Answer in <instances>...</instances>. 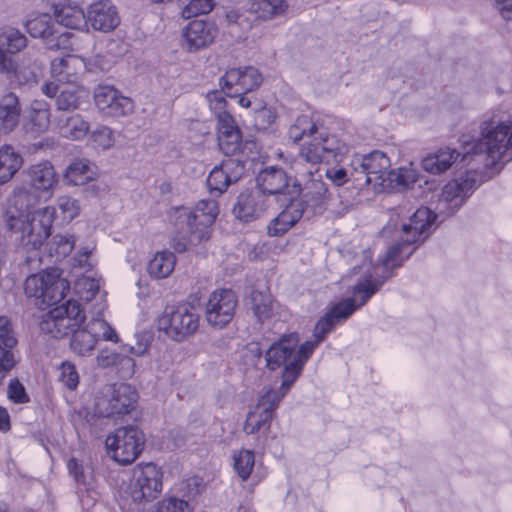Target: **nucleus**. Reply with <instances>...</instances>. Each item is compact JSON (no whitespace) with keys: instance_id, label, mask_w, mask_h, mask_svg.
<instances>
[{"instance_id":"nucleus-1","label":"nucleus","mask_w":512,"mask_h":512,"mask_svg":"<svg viewBox=\"0 0 512 512\" xmlns=\"http://www.w3.org/2000/svg\"><path fill=\"white\" fill-rule=\"evenodd\" d=\"M437 216L429 208L417 209L395 231L397 240L389 247L385 256L381 259L384 272L381 276L365 274L359 278L352 287V296L335 304L314 327L315 348L333 330L335 325L346 321L356 310L364 306L374 294H376L386 280L392 277L390 269L398 268L417 249V244L424 242L431 233V228Z\"/></svg>"},{"instance_id":"nucleus-2","label":"nucleus","mask_w":512,"mask_h":512,"mask_svg":"<svg viewBox=\"0 0 512 512\" xmlns=\"http://www.w3.org/2000/svg\"><path fill=\"white\" fill-rule=\"evenodd\" d=\"M41 200L44 197L23 181L21 186L14 189L4 213L6 227L12 233L16 246L31 253L25 257L28 267L39 264L38 250L51 234V224L56 212L54 207H45L37 213V219L32 209Z\"/></svg>"},{"instance_id":"nucleus-3","label":"nucleus","mask_w":512,"mask_h":512,"mask_svg":"<svg viewBox=\"0 0 512 512\" xmlns=\"http://www.w3.org/2000/svg\"><path fill=\"white\" fill-rule=\"evenodd\" d=\"M485 154L492 163L512 160V121L503 111L484 115L480 124V137L467 150V154Z\"/></svg>"},{"instance_id":"nucleus-4","label":"nucleus","mask_w":512,"mask_h":512,"mask_svg":"<svg viewBox=\"0 0 512 512\" xmlns=\"http://www.w3.org/2000/svg\"><path fill=\"white\" fill-rule=\"evenodd\" d=\"M299 340L297 333L284 334L265 353L266 367L269 370L274 371L284 366L279 387L284 392L290 390L315 349V344L311 342L299 346Z\"/></svg>"},{"instance_id":"nucleus-5","label":"nucleus","mask_w":512,"mask_h":512,"mask_svg":"<svg viewBox=\"0 0 512 512\" xmlns=\"http://www.w3.org/2000/svg\"><path fill=\"white\" fill-rule=\"evenodd\" d=\"M348 150V145L338 136L321 132L305 141L300 146L298 154L289 161L286 158L285 161L296 174H300L307 171L304 164L315 168L323 162L338 161V157L344 156Z\"/></svg>"},{"instance_id":"nucleus-6","label":"nucleus","mask_w":512,"mask_h":512,"mask_svg":"<svg viewBox=\"0 0 512 512\" xmlns=\"http://www.w3.org/2000/svg\"><path fill=\"white\" fill-rule=\"evenodd\" d=\"M199 311L189 302L166 307L158 319V327L174 341L182 342L199 328Z\"/></svg>"},{"instance_id":"nucleus-7","label":"nucleus","mask_w":512,"mask_h":512,"mask_svg":"<svg viewBox=\"0 0 512 512\" xmlns=\"http://www.w3.org/2000/svg\"><path fill=\"white\" fill-rule=\"evenodd\" d=\"M70 290L69 282L61 276L58 268L32 274L24 282L28 297L41 300L43 304L54 305L62 301Z\"/></svg>"},{"instance_id":"nucleus-8","label":"nucleus","mask_w":512,"mask_h":512,"mask_svg":"<svg viewBox=\"0 0 512 512\" xmlns=\"http://www.w3.org/2000/svg\"><path fill=\"white\" fill-rule=\"evenodd\" d=\"M84 319L81 305L75 300H68L43 316L40 330L54 338H62L79 328Z\"/></svg>"},{"instance_id":"nucleus-9","label":"nucleus","mask_w":512,"mask_h":512,"mask_svg":"<svg viewBox=\"0 0 512 512\" xmlns=\"http://www.w3.org/2000/svg\"><path fill=\"white\" fill-rule=\"evenodd\" d=\"M84 319L81 305L75 300H68L43 316L40 330L54 338H62L79 328Z\"/></svg>"},{"instance_id":"nucleus-10","label":"nucleus","mask_w":512,"mask_h":512,"mask_svg":"<svg viewBox=\"0 0 512 512\" xmlns=\"http://www.w3.org/2000/svg\"><path fill=\"white\" fill-rule=\"evenodd\" d=\"M162 471L154 463H141L133 467L125 493L135 503L151 501L162 491Z\"/></svg>"},{"instance_id":"nucleus-11","label":"nucleus","mask_w":512,"mask_h":512,"mask_svg":"<svg viewBox=\"0 0 512 512\" xmlns=\"http://www.w3.org/2000/svg\"><path fill=\"white\" fill-rule=\"evenodd\" d=\"M137 397L136 390L129 384L106 385L95 396V413L101 417L128 414Z\"/></svg>"},{"instance_id":"nucleus-12","label":"nucleus","mask_w":512,"mask_h":512,"mask_svg":"<svg viewBox=\"0 0 512 512\" xmlns=\"http://www.w3.org/2000/svg\"><path fill=\"white\" fill-rule=\"evenodd\" d=\"M106 447L113 453V459L122 465L136 460L145 444L143 432L136 426L117 428L105 441Z\"/></svg>"},{"instance_id":"nucleus-13","label":"nucleus","mask_w":512,"mask_h":512,"mask_svg":"<svg viewBox=\"0 0 512 512\" xmlns=\"http://www.w3.org/2000/svg\"><path fill=\"white\" fill-rule=\"evenodd\" d=\"M287 393L281 389H268L260 395L257 404L247 415L243 427L245 433L255 434L263 427L269 428L275 416V410Z\"/></svg>"},{"instance_id":"nucleus-14","label":"nucleus","mask_w":512,"mask_h":512,"mask_svg":"<svg viewBox=\"0 0 512 512\" xmlns=\"http://www.w3.org/2000/svg\"><path fill=\"white\" fill-rule=\"evenodd\" d=\"M263 77L257 68L244 66L231 68L219 79L222 92L230 98L248 94L262 84Z\"/></svg>"},{"instance_id":"nucleus-15","label":"nucleus","mask_w":512,"mask_h":512,"mask_svg":"<svg viewBox=\"0 0 512 512\" xmlns=\"http://www.w3.org/2000/svg\"><path fill=\"white\" fill-rule=\"evenodd\" d=\"M476 180L470 174L449 181L442 189L437 203L440 214L451 216L459 210L475 189Z\"/></svg>"},{"instance_id":"nucleus-16","label":"nucleus","mask_w":512,"mask_h":512,"mask_svg":"<svg viewBox=\"0 0 512 512\" xmlns=\"http://www.w3.org/2000/svg\"><path fill=\"white\" fill-rule=\"evenodd\" d=\"M476 180L470 174L449 181L442 189L437 203L440 214L451 216L459 210L475 189Z\"/></svg>"},{"instance_id":"nucleus-17","label":"nucleus","mask_w":512,"mask_h":512,"mask_svg":"<svg viewBox=\"0 0 512 512\" xmlns=\"http://www.w3.org/2000/svg\"><path fill=\"white\" fill-rule=\"evenodd\" d=\"M298 175L303 177L297 179L302 202L314 212H323L330 200V193L322 175L319 173V169H309Z\"/></svg>"},{"instance_id":"nucleus-18","label":"nucleus","mask_w":512,"mask_h":512,"mask_svg":"<svg viewBox=\"0 0 512 512\" xmlns=\"http://www.w3.org/2000/svg\"><path fill=\"white\" fill-rule=\"evenodd\" d=\"M238 298L231 289L215 290L209 297L205 317L209 325L222 329L234 317Z\"/></svg>"},{"instance_id":"nucleus-19","label":"nucleus","mask_w":512,"mask_h":512,"mask_svg":"<svg viewBox=\"0 0 512 512\" xmlns=\"http://www.w3.org/2000/svg\"><path fill=\"white\" fill-rule=\"evenodd\" d=\"M245 172L242 160L229 158L214 167L207 178L209 191L215 196L223 194L231 184L238 182Z\"/></svg>"},{"instance_id":"nucleus-20","label":"nucleus","mask_w":512,"mask_h":512,"mask_svg":"<svg viewBox=\"0 0 512 512\" xmlns=\"http://www.w3.org/2000/svg\"><path fill=\"white\" fill-rule=\"evenodd\" d=\"M271 205V199L257 190L244 191L239 194L232 213L238 220L250 223L259 219Z\"/></svg>"},{"instance_id":"nucleus-21","label":"nucleus","mask_w":512,"mask_h":512,"mask_svg":"<svg viewBox=\"0 0 512 512\" xmlns=\"http://www.w3.org/2000/svg\"><path fill=\"white\" fill-rule=\"evenodd\" d=\"M94 100L98 109L106 116L122 117L133 110L131 99L122 96L109 85H99L94 91Z\"/></svg>"},{"instance_id":"nucleus-22","label":"nucleus","mask_w":512,"mask_h":512,"mask_svg":"<svg viewBox=\"0 0 512 512\" xmlns=\"http://www.w3.org/2000/svg\"><path fill=\"white\" fill-rule=\"evenodd\" d=\"M23 181L47 200L58 183V175L49 161H42L24 171Z\"/></svg>"},{"instance_id":"nucleus-23","label":"nucleus","mask_w":512,"mask_h":512,"mask_svg":"<svg viewBox=\"0 0 512 512\" xmlns=\"http://www.w3.org/2000/svg\"><path fill=\"white\" fill-rule=\"evenodd\" d=\"M176 226L182 230V234L172 239L171 246L178 253L193 249L202 242L208 241L210 238L211 225L202 221H193V223L183 222L181 224L178 222L177 215Z\"/></svg>"},{"instance_id":"nucleus-24","label":"nucleus","mask_w":512,"mask_h":512,"mask_svg":"<svg viewBox=\"0 0 512 512\" xmlns=\"http://www.w3.org/2000/svg\"><path fill=\"white\" fill-rule=\"evenodd\" d=\"M176 226L182 230V234L172 239L171 246L178 253L193 249L202 242L208 241L210 238L211 225L202 221H193V223L183 222L181 224L178 222L177 215Z\"/></svg>"},{"instance_id":"nucleus-25","label":"nucleus","mask_w":512,"mask_h":512,"mask_svg":"<svg viewBox=\"0 0 512 512\" xmlns=\"http://www.w3.org/2000/svg\"><path fill=\"white\" fill-rule=\"evenodd\" d=\"M351 166L356 173L363 174L366 184H370L373 180L372 175L375 176V180H385L383 176L384 174L388 175L390 159L385 153L375 150L369 154L356 155L351 162Z\"/></svg>"},{"instance_id":"nucleus-26","label":"nucleus","mask_w":512,"mask_h":512,"mask_svg":"<svg viewBox=\"0 0 512 512\" xmlns=\"http://www.w3.org/2000/svg\"><path fill=\"white\" fill-rule=\"evenodd\" d=\"M28 39L18 29L11 26L0 27V72H9L13 55L27 47Z\"/></svg>"},{"instance_id":"nucleus-27","label":"nucleus","mask_w":512,"mask_h":512,"mask_svg":"<svg viewBox=\"0 0 512 512\" xmlns=\"http://www.w3.org/2000/svg\"><path fill=\"white\" fill-rule=\"evenodd\" d=\"M217 28L211 22L193 20L183 30V47L189 52L209 46L215 39Z\"/></svg>"},{"instance_id":"nucleus-28","label":"nucleus","mask_w":512,"mask_h":512,"mask_svg":"<svg viewBox=\"0 0 512 512\" xmlns=\"http://www.w3.org/2000/svg\"><path fill=\"white\" fill-rule=\"evenodd\" d=\"M217 139L225 155H235L242 146V133L229 113H221L217 121Z\"/></svg>"},{"instance_id":"nucleus-29","label":"nucleus","mask_w":512,"mask_h":512,"mask_svg":"<svg viewBox=\"0 0 512 512\" xmlns=\"http://www.w3.org/2000/svg\"><path fill=\"white\" fill-rule=\"evenodd\" d=\"M87 22L94 30L110 32L120 23L116 7L109 0H100L90 5Z\"/></svg>"},{"instance_id":"nucleus-30","label":"nucleus","mask_w":512,"mask_h":512,"mask_svg":"<svg viewBox=\"0 0 512 512\" xmlns=\"http://www.w3.org/2000/svg\"><path fill=\"white\" fill-rule=\"evenodd\" d=\"M42 93L55 98V106L58 111L71 112L79 109L81 104V94L84 93L79 87L70 86L61 88L55 82H46L41 87Z\"/></svg>"},{"instance_id":"nucleus-31","label":"nucleus","mask_w":512,"mask_h":512,"mask_svg":"<svg viewBox=\"0 0 512 512\" xmlns=\"http://www.w3.org/2000/svg\"><path fill=\"white\" fill-rule=\"evenodd\" d=\"M95 361L98 368L113 370L122 379H129L135 373L136 364L133 358L108 347L99 350Z\"/></svg>"},{"instance_id":"nucleus-32","label":"nucleus","mask_w":512,"mask_h":512,"mask_svg":"<svg viewBox=\"0 0 512 512\" xmlns=\"http://www.w3.org/2000/svg\"><path fill=\"white\" fill-rule=\"evenodd\" d=\"M17 344L11 323L5 316H0V385L9 371L16 364L14 348Z\"/></svg>"},{"instance_id":"nucleus-33","label":"nucleus","mask_w":512,"mask_h":512,"mask_svg":"<svg viewBox=\"0 0 512 512\" xmlns=\"http://www.w3.org/2000/svg\"><path fill=\"white\" fill-rule=\"evenodd\" d=\"M40 64L38 59L35 58V53L27 51L19 64L16 63L14 59L12 60L11 71L0 72V74L4 75L10 82L16 83L19 86L28 85L37 82Z\"/></svg>"},{"instance_id":"nucleus-34","label":"nucleus","mask_w":512,"mask_h":512,"mask_svg":"<svg viewBox=\"0 0 512 512\" xmlns=\"http://www.w3.org/2000/svg\"><path fill=\"white\" fill-rule=\"evenodd\" d=\"M257 191L263 192L270 199L271 196L281 194L289 185L286 172L276 166L263 169L256 178Z\"/></svg>"},{"instance_id":"nucleus-35","label":"nucleus","mask_w":512,"mask_h":512,"mask_svg":"<svg viewBox=\"0 0 512 512\" xmlns=\"http://www.w3.org/2000/svg\"><path fill=\"white\" fill-rule=\"evenodd\" d=\"M218 212V203L214 199L200 200L194 210L186 207H181L176 210V214H178V222L181 224L183 222L193 223V221H202L206 224L212 225L218 215Z\"/></svg>"},{"instance_id":"nucleus-36","label":"nucleus","mask_w":512,"mask_h":512,"mask_svg":"<svg viewBox=\"0 0 512 512\" xmlns=\"http://www.w3.org/2000/svg\"><path fill=\"white\" fill-rule=\"evenodd\" d=\"M58 133L67 139L82 140L89 132V123L80 115H60L55 119Z\"/></svg>"},{"instance_id":"nucleus-37","label":"nucleus","mask_w":512,"mask_h":512,"mask_svg":"<svg viewBox=\"0 0 512 512\" xmlns=\"http://www.w3.org/2000/svg\"><path fill=\"white\" fill-rule=\"evenodd\" d=\"M21 105L14 93H8L0 99V129L5 132L13 131L19 124Z\"/></svg>"},{"instance_id":"nucleus-38","label":"nucleus","mask_w":512,"mask_h":512,"mask_svg":"<svg viewBox=\"0 0 512 512\" xmlns=\"http://www.w3.org/2000/svg\"><path fill=\"white\" fill-rule=\"evenodd\" d=\"M50 124V109L45 102L34 101L28 112V119L24 124L27 133L39 136L47 131Z\"/></svg>"},{"instance_id":"nucleus-39","label":"nucleus","mask_w":512,"mask_h":512,"mask_svg":"<svg viewBox=\"0 0 512 512\" xmlns=\"http://www.w3.org/2000/svg\"><path fill=\"white\" fill-rule=\"evenodd\" d=\"M95 168L87 159H75L67 166L64 180L74 186L85 185L96 178Z\"/></svg>"},{"instance_id":"nucleus-40","label":"nucleus","mask_w":512,"mask_h":512,"mask_svg":"<svg viewBox=\"0 0 512 512\" xmlns=\"http://www.w3.org/2000/svg\"><path fill=\"white\" fill-rule=\"evenodd\" d=\"M460 153L449 147L441 148L422 160V168L431 174H441L456 162Z\"/></svg>"},{"instance_id":"nucleus-41","label":"nucleus","mask_w":512,"mask_h":512,"mask_svg":"<svg viewBox=\"0 0 512 512\" xmlns=\"http://www.w3.org/2000/svg\"><path fill=\"white\" fill-rule=\"evenodd\" d=\"M286 0H252L249 11L261 20H271L284 16L288 10Z\"/></svg>"},{"instance_id":"nucleus-42","label":"nucleus","mask_w":512,"mask_h":512,"mask_svg":"<svg viewBox=\"0 0 512 512\" xmlns=\"http://www.w3.org/2000/svg\"><path fill=\"white\" fill-rule=\"evenodd\" d=\"M77 58L67 55L65 57L56 58L51 62V75L61 83H74L77 80Z\"/></svg>"},{"instance_id":"nucleus-43","label":"nucleus","mask_w":512,"mask_h":512,"mask_svg":"<svg viewBox=\"0 0 512 512\" xmlns=\"http://www.w3.org/2000/svg\"><path fill=\"white\" fill-rule=\"evenodd\" d=\"M22 166V157L9 145L0 149V184L11 180Z\"/></svg>"},{"instance_id":"nucleus-44","label":"nucleus","mask_w":512,"mask_h":512,"mask_svg":"<svg viewBox=\"0 0 512 512\" xmlns=\"http://www.w3.org/2000/svg\"><path fill=\"white\" fill-rule=\"evenodd\" d=\"M175 263L176 257L172 252L168 250L157 252L148 264V273L157 279L166 278L173 272Z\"/></svg>"},{"instance_id":"nucleus-45","label":"nucleus","mask_w":512,"mask_h":512,"mask_svg":"<svg viewBox=\"0 0 512 512\" xmlns=\"http://www.w3.org/2000/svg\"><path fill=\"white\" fill-rule=\"evenodd\" d=\"M250 310L260 323L270 319L273 314L272 296L268 293L253 290L250 294Z\"/></svg>"},{"instance_id":"nucleus-46","label":"nucleus","mask_w":512,"mask_h":512,"mask_svg":"<svg viewBox=\"0 0 512 512\" xmlns=\"http://www.w3.org/2000/svg\"><path fill=\"white\" fill-rule=\"evenodd\" d=\"M318 125L308 115L298 116L293 124L289 127L288 136L294 142L297 143L304 137H314L321 133Z\"/></svg>"},{"instance_id":"nucleus-47","label":"nucleus","mask_w":512,"mask_h":512,"mask_svg":"<svg viewBox=\"0 0 512 512\" xmlns=\"http://www.w3.org/2000/svg\"><path fill=\"white\" fill-rule=\"evenodd\" d=\"M96 338L92 336L89 330L85 328H77L72 333L70 341V348L79 356H89L94 351L96 346Z\"/></svg>"},{"instance_id":"nucleus-48","label":"nucleus","mask_w":512,"mask_h":512,"mask_svg":"<svg viewBox=\"0 0 512 512\" xmlns=\"http://www.w3.org/2000/svg\"><path fill=\"white\" fill-rule=\"evenodd\" d=\"M74 34L62 30L61 26L55 25L51 33L43 39L44 44L49 50H72Z\"/></svg>"},{"instance_id":"nucleus-49","label":"nucleus","mask_w":512,"mask_h":512,"mask_svg":"<svg viewBox=\"0 0 512 512\" xmlns=\"http://www.w3.org/2000/svg\"><path fill=\"white\" fill-rule=\"evenodd\" d=\"M387 180L394 188L406 189L418 180V174L412 167H400L389 171Z\"/></svg>"},{"instance_id":"nucleus-50","label":"nucleus","mask_w":512,"mask_h":512,"mask_svg":"<svg viewBox=\"0 0 512 512\" xmlns=\"http://www.w3.org/2000/svg\"><path fill=\"white\" fill-rule=\"evenodd\" d=\"M55 27V21L48 14H42L26 23V30L33 38H46Z\"/></svg>"},{"instance_id":"nucleus-51","label":"nucleus","mask_w":512,"mask_h":512,"mask_svg":"<svg viewBox=\"0 0 512 512\" xmlns=\"http://www.w3.org/2000/svg\"><path fill=\"white\" fill-rule=\"evenodd\" d=\"M85 17L81 10L65 7L56 14L55 25L61 26L62 30L65 28L79 29Z\"/></svg>"},{"instance_id":"nucleus-52","label":"nucleus","mask_w":512,"mask_h":512,"mask_svg":"<svg viewBox=\"0 0 512 512\" xmlns=\"http://www.w3.org/2000/svg\"><path fill=\"white\" fill-rule=\"evenodd\" d=\"M89 332L96 338L114 343L119 342V337L116 331L102 318H93L86 326Z\"/></svg>"},{"instance_id":"nucleus-53","label":"nucleus","mask_w":512,"mask_h":512,"mask_svg":"<svg viewBox=\"0 0 512 512\" xmlns=\"http://www.w3.org/2000/svg\"><path fill=\"white\" fill-rule=\"evenodd\" d=\"M74 290L80 300L91 302L99 293V282L84 276L76 280Z\"/></svg>"},{"instance_id":"nucleus-54","label":"nucleus","mask_w":512,"mask_h":512,"mask_svg":"<svg viewBox=\"0 0 512 512\" xmlns=\"http://www.w3.org/2000/svg\"><path fill=\"white\" fill-rule=\"evenodd\" d=\"M49 245L50 254L55 255L57 259H62L72 252L75 246V237L72 235H55Z\"/></svg>"},{"instance_id":"nucleus-55","label":"nucleus","mask_w":512,"mask_h":512,"mask_svg":"<svg viewBox=\"0 0 512 512\" xmlns=\"http://www.w3.org/2000/svg\"><path fill=\"white\" fill-rule=\"evenodd\" d=\"M116 141L113 131L107 126H99L91 131L89 142L95 147L102 150L110 149Z\"/></svg>"},{"instance_id":"nucleus-56","label":"nucleus","mask_w":512,"mask_h":512,"mask_svg":"<svg viewBox=\"0 0 512 512\" xmlns=\"http://www.w3.org/2000/svg\"><path fill=\"white\" fill-rule=\"evenodd\" d=\"M255 464L254 453L250 450H241L234 456V468L242 480H247Z\"/></svg>"},{"instance_id":"nucleus-57","label":"nucleus","mask_w":512,"mask_h":512,"mask_svg":"<svg viewBox=\"0 0 512 512\" xmlns=\"http://www.w3.org/2000/svg\"><path fill=\"white\" fill-rule=\"evenodd\" d=\"M57 208L62 214L63 221L69 223L80 213L79 201L70 196H61L57 199Z\"/></svg>"},{"instance_id":"nucleus-58","label":"nucleus","mask_w":512,"mask_h":512,"mask_svg":"<svg viewBox=\"0 0 512 512\" xmlns=\"http://www.w3.org/2000/svg\"><path fill=\"white\" fill-rule=\"evenodd\" d=\"M214 8L213 0H191L181 12L185 19L197 17L199 15L208 14Z\"/></svg>"},{"instance_id":"nucleus-59","label":"nucleus","mask_w":512,"mask_h":512,"mask_svg":"<svg viewBox=\"0 0 512 512\" xmlns=\"http://www.w3.org/2000/svg\"><path fill=\"white\" fill-rule=\"evenodd\" d=\"M60 382L70 390H75L79 384V375L76 367L69 361L62 362L60 365Z\"/></svg>"},{"instance_id":"nucleus-60","label":"nucleus","mask_w":512,"mask_h":512,"mask_svg":"<svg viewBox=\"0 0 512 512\" xmlns=\"http://www.w3.org/2000/svg\"><path fill=\"white\" fill-rule=\"evenodd\" d=\"M303 212L302 203L292 202L277 216V221H280L282 224L284 223L291 228L301 219Z\"/></svg>"},{"instance_id":"nucleus-61","label":"nucleus","mask_w":512,"mask_h":512,"mask_svg":"<svg viewBox=\"0 0 512 512\" xmlns=\"http://www.w3.org/2000/svg\"><path fill=\"white\" fill-rule=\"evenodd\" d=\"M157 512H193V508L185 500L170 497L158 504Z\"/></svg>"},{"instance_id":"nucleus-62","label":"nucleus","mask_w":512,"mask_h":512,"mask_svg":"<svg viewBox=\"0 0 512 512\" xmlns=\"http://www.w3.org/2000/svg\"><path fill=\"white\" fill-rule=\"evenodd\" d=\"M7 395L8 398L14 403L23 404L29 402V397L26 394L25 388L18 379H12L10 381Z\"/></svg>"},{"instance_id":"nucleus-63","label":"nucleus","mask_w":512,"mask_h":512,"mask_svg":"<svg viewBox=\"0 0 512 512\" xmlns=\"http://www.w3.org/2000/svg\"><path fill=\"white\" fill-rule=\"evenodd\" d=\"M207 100L209 102L210 109L215 113L217 121L221 113H228L225 110L226 100L219 91H212L207 94Z\"/></svg>"},{"instance_id":"nucleus-64","label":"nucleus","mask_w":512,"mask_h":512,"mask_svg":"<svg viewBox=\"0 0 512 512\" xmlns=\"http://www.w3.org/2000/svg\"><path fill=\"white\" fill-rule=\"evenodd\" d=\"M137 342L135 345L128 347V352L136 356L145 355L150 347L152 336L148 333L138 334Z\"/></svg>"}]
</instances>
